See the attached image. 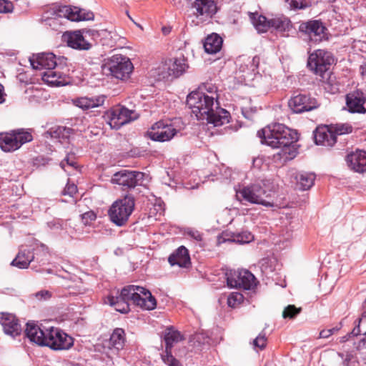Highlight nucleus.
Listing matches in <instances>:
<instances>
[{"mask_svg": "<svg viewBox=\"0 0 366 366\" xmlns=\"http://www.w3.org/2000/svg\"><path fill=\"white\" fill-rule=\"evenodd\" d=\"M257 136L262 144L279 149L272 158L277 165H283L297 154L295 142L298 140V134L284 124L277 123L262 129L257 132Z\"/></svg>", "mask_w": 366, "mask_h": 366, "instance_id": "1", "label": "nucleus"}, {"mask_svg": "<svg viewBox=\"0 0 366 366\" xmlns=\"http://www.w3.org/2000/svg\"><path fill=\"white\" fill-rule=\"evenodd\" d=\"M187 104L198 119L207 120L215 127L229 122V112L219 107L215 97H210L202 91L191 92L187 97Z\"/></svg>", "mask_w": 366, "mask_h": 366, "instance_id": "2", "label": "nucleus"}, {"mask_svg": "<svg viewBox=\"0 0 366 366\" xmlns=\"http://www.w3.org/2000/svg\"><path fill=\"white\" fill-rule=\"evenodd\" d=\"M25 334L29 340L40 346H47L54 350H68L73 345V339L59 328L39 326L28 322Z\"/></svg>", "mask_w": 366, "mask_h": 366, "instance_id": "3", "label": "nucleus"}, {"mask_svg": "<svg viewBox=\"0 0 366 366\" xmlns=\"http://www.w3.org/2000/svg\"><path fill=\"white\" fill-rule=\"evenodd\" d=\"M122 300L129 305L139 306L142 309L152 310L157 307V301L152 293L143 287L129 285L124 287L120 293Z\"/></svg>", "mask_w": 366, "mask_h": 366, "instance_id": "4", "label": "nucleus"}, {"mask_svg": "<svg viewBox=\"0 0 366 366\" xmlns=\"http://www.w3.org/2000/svg\"><path fill=\"white\" fill-rule=\"evenodd\" d=\"M134 205V197L131 194L115 201L109 210L111 221L119 227L124 226L132 214Z\"/></svg>", "mask_w": 366, "mask_h": 366, "instance_id": "5", "label": "nucleus"}, {"mask_svg": "<svg viewBox=\"0 0 366 366\" xmlns=\"http://www.w3.org/2000/svg\"><path fill=\"white\" fill-rule=\"evenodd\" d=\"M32 139L33 136L30 129H14L9 133L0 134V148L6 152H14Z\"/></svg>", "mask_w": 366, "mask_h": 366, "instance_id": "6", "label": "nucleus"}, {"mask_svg": "<svg viewBox=\"0 0 366 366\" xmlns=\"http://www.w3.org/2000/svg\"><path fill=\"white\" fill-rule=\"evenodd\" d=\"M270 197V191L263 188L259 184H254L243 187L237 192V197L239 200H245L252 204L272 207L273 202L266 199Z\"/></svg>", "mask_w": 366, "mask_h": 366, "instance_id": "7", "label": "nucleus"}, {"mask_svg": "<svg viewBox=\"0 0 366 366\" xmlns=\"http://www.w3.org/2000/svg\"><path fill=\"white\" fill-rule=\"evenodd\" d=\"M333 62L334 58L330 52L324 49H317L310 55L307 66L316 75H319L322 79H325L327 72Z\"/></svg>", "mask_w": 366, "mask_h": 366, "instance_id": "8", "label": "nucleus"}, {"mask_svg": "<svg viewBox=\"0 0 366 366\" xmlns=\"http://www.w3.org/2000/svg\"><path fill=\"white\" fill-rule=\"evenodd\" d=\"M165 351L162 354V361L168 366H182V364L172 354L174 345L184 340L182 334L174 327H167L163 332Z\"/></svg>", "mask_w": 366, "mask_h": 366, "instance_id": "9", "label": "nucleus"}, {"mask_svg": "<svg viewBox=\"0 0 366 366\" xmlns=\"http://www.w3.org/2000/svg\"><path fill=\"white\" fill-rule=\"evenodd\" d=\"M227 283L229 287L251 290L256 285L253 274L247 269L230 270L226 273Z\"/></svg>", "mask_w": 366, "mask_h": 366, "instance_id": "10", "label": "nucleus"}, {"mask_svg": "<svg viewBox=\"0 0 366 366\" xmlns=\"http://www.w3.org/2000/svg\"><path fill=\"white\" fill-rule=\"evenodd\" d=\"M178 132L174 124L161 120L152 126L147 135L153 141L164 142L171 140Z\"/></svg>", "mask_w": 366, "mask_h": 366, "instance_id": "11", "label": "nucleus"}, {"mask_svg": "<svg viewBox=\"0 0 366 366\" xmlns=\"http://www.w3.org/2000/svg\"><path fill=\"white\" fill-rule=\"evenodd\" d=\"M110 74L119 79L129 76L133 70V64L129 58L122 55H114L107 64Z\"/></svg>", "mask_w": 366, "mask_h": 366, "instance_id": "12", "label": "nucleus"}, {"mask_svg": "<svg viewBox=\"0 0 366 366\" xmlns=\"http://www.w3.org/2000/svg\"><path fill=\"white\" fill-rule=\"evenodd\" d=\"M144 173L138 171L122 169L114 173L111 179L112 184L122 186L124 189H132L143 182Z\"/></svg>", "mask_w": 366, "mask_h": 366, "instance_id": "13", "label": "nucleus"}, {"mask_svg": "<svg viewBox=\"0 0 366 366\" xmlns=\"http://www.w3.org/2000/svg\"><path fill=\"white\" fill-rule=\"evenodd\" d=\"M139 114L134 110L123 106L113 108L109 115V124L112 129H119L122 126L138 119Z\"/></svg>", "mask_w": 366, "mask_h": 366, "instance_id": "14", "label": "nucleus"}, {"mask_svg": "<svg viewBox=\"0 0 366 366\" xmlns=\"http://www.w3.org/2000/svg\"><path fill=\"white\" fill-rule=\"evenodd\" d=\"M191 9L193 15L201 21L211 19L217 11L215 0H192Z\"/></svg>", "mask_w": 366, "mask_h": 366, "instance_id": "15", "label": "nucleus"}, {"mask_svg": "<svg viewBox=\"0 0 366 366\" xmlns=\"http://www.w3.org/2000/svg\"><path fill=\"white\" fill-rule=\"evenodd\" d=\"M55 14L58 17L66 18L72 21H89L94 19V17L90 11L70 6H55Z\"/></svg>", "mask_w": 366, "mask_h": 366, "instance_id": "16", "label": "nucleus"}, {"mask_svg": "<svg viewBox=\"0 0 366 366\" xmlns=\"http://www.w3.org/2000/svg\"><path fill=\"white\" fill-rule=\"evenodd\" d=\"M288 106L294 113L298 114L313 110L318 107V104L310 94H298L291 97Z\"/></svg>", "mask_w": 366, "mask_h": 366, "instance_id": "17", "label": "nucleus"}, {"mask_svg": "<svg viewBox=\"0 0 366 366\" xmlns=\"http://www.w3.org/2000/svg\"><path fill=\"white\" fill-rule=\"evenodd\" d=\"M299 31L308 35L310 41L319 42L325 39L327 29L320 20H310L301 23Z\"/></svg>", "mask_w": 366, "mask_h": 366, "instance_id": "18", "label": "nucleus"}, {"mask_svg": "<svg viewBox=\"0 0 366 366\" xmlns=\"http://www.w3.org/2000/svg\"><path fill=\"white\" fill-rule=\"evenodd\" d=\"M365 102L366 96L360 90L354 91L346 96V104L348 111L351 113L365 114L366 112L364 107Z\"/></svg>", "mask_w": 366, "mask_h": 366, "instance_id": "19", "label": "nucleus"}, {"mask_svg": "<svg viewBox=\"0 0 366 366\" xmlns=\"http://www.w3.org/2000/svg\"><path fill=\"white\" fill-rule=\"evenodd\" d=\"M316 144L331 147L337 142L335 134H333L330 126L317 127L314 132Z\"/></svg>", "mask_w": 366, "mask_h": 366, "instance_id": "20", "label": "nucleus"}, {"mask_svg": "<svg viewBox=\"0 0 366 366\" xmlns=\"http://www.w3.org/2000/svg\"><path fill=\"white\" fill-rule=\"evenodd\" d=\"M1 324L5 334L15 337L21 334V328L16 317L9 313H2L0 317Z\"/></svg>", "mask_w": 366, "mask_h": 366, "instance_id": "21", "label": "nucleus"}, {"mask_svg": "<svg viewBox=\"0 0 366 366\" xmlns=\"http://www.w3.org/2000/svg\"><path fill=\"white\" fill-rule=\"evenodd\" d=\"M30 62L34 69L39 70H52L56 66V56L53 53L38 54L35 59H30Z\"/></svg>", "mask_w": 366, "mask_h": 366, "instance_id": "22", "label": "nucleus"}, {"mask_svg": "<svg viewBox=\"0 0 366 366\" xmlns=\"http://www.w3.org/2000/svg\"><path fill=\"white\" fill-rule=\"evenodd\" d=\"M348 167L359 173L366 172V151H356L346 157Z\"/></svg>", "mask_w": 366, "mask_h": 366, "instance_id": "23", "label": "nucleus"}, {"mask_svg": "<svg viewBox=\"0 0 366 366\" xmlns=\"http://www.w3.org/2000/svg\"><path fill=\"white\" fill-rule=\"evenodd\" d=\"M106 99L104 95H98L95 97H82L74 99L72 100L73 104L82 109L83 110H87L93 108L100 107L104 104Z\"/></svg>", "mask_w": 366, "mask_h": 366, "instance_id": "24", "label": "nucleus"}, {"mask_svg": "<svg viewBox=\"0 0 366 366\" xmlns=\"http://www.w3.org/2000/svg\"><path fill=\"white\" fill-rule=\"evenodd\" d=\"M189 66L187 59L183 55L179 57L171 59L168 64V74L174 78L182 75L188 69Z\"/></svg>", "mask_w": 366, "mask_h": 366, "instance_id": "25", "label": "nucleus"}, {"mask_svg": "<svg viewBox=\"0 0 366 366\" xmlns=\"http://www.w3.org/2000/svg\"><path fill=\"white\" fill-rule=\"evenodd\" d=\"M168 262L172 266L177 265L179 267H187L191 263L187 249L184 246L179 247L170 254Z\"/></svg>", "mask_w": 366, "mask_h": 366, "instance_id": "26", "label": "nucleus"}, {"mask_svg": "<svg viewBox=\"0 0 366 366\" xmlns=\"http://www.w3.org/2000/svg\"><path fill=\"white\" fill-rule=\"evenodd\" d=\"M124 343V330L122 328H116L111 335L109 340L105 342L104 347L118 352L123 349Z\"/></svg>", "mask_w": 366, "mask_h": 366, "instance_id": "27", "label": "nucleus"}, {"mask_svg": "<svg viewBox=\"0 0 366 366\" xmlns=\"http://www.w3.org/2000/svg\"><path fill=\"white\" fill-rule=\"evenodd\" d=\"M67 44L69 46L79 50H88L91 47V44L79 30L74 31L68 36Z\"/></svg>", "mask_w": 366, "mask_h": 366, "instance_id": "28", "label": "nucleus"}, {"mask_svg": "<svg viewBox=\"0 0 366 366\" xmlns=\"http://www.w3.org/2000/svg\"><path fill=\"white\" fill-rule=\"evenodd\" d=\"M34 254L29 249L20 250L11 262V265L19 269H26L34 260Z\"/></svg>", "mask_w": 366, "mask_h": 366, "instance_id": "29", "label": "nucleus"}, {"mask_svg": "<svg viewBox=\"0 0 366 366\" xmlns=\"http://www.w3.org/2000/svg\"><path fill=\"white\" fill-rule=\"evenodd\" d=\"M222 39L217 34L209 35L204 43V48L208 54H216L222 46Z\"/></svg>", "mask_w": 366, "mask_h": 366, "instance_id": "30", "label": "nucleus"}, {"mask_svg": "<svg viewBox=\"0 0 366 366\" xmlns=\"http://www.w3.org/2000/svg\"><path fill=\"white\" fill-rule=\"evenodd\" d=\"M292 27L290 20L284 15H276L269 19V29L272 28L277 31L285 32Z\"/></svg>", "mask_w": 366, "mask_h": 366, "instance_id": "31", "label": "nucleus"}, {"mask_svg": "<svg viewBox=\"0 0 366 366\" xmlns=\"http://www.w3.org/2000/svg\"><path fill=\"white\" fill-rule=\"evenodd\" d=\"M72 129L71 128H68L64 126H54L51 127L46 133L45 137L53 139H56L61 141V139H69L71 134L72 133Z\"/></svg>", "mask_w": 366, "mask_h": 366, "instance_id": "32", "label": "nucleus"}, {"mask_svg": "<svg viewBox=\"0 0 366 366\" xmlns=\"http://www.w3.org/2000/svg\"><path fill=\"white\" fill-rule=\"evenodd\" d=\"M296 179L300 189L307 190L314 184L315 174L314 173L301 172L297 174Z\"/></svg>", "mask_w": 366, "mask_h": 366, "instance_id": "33", "label": "nucleus"}, {"mask_svg": "<svg viewBox=\"0 0 366 366\" xmlns=\"http://www.w3.org/2000/svg\"><path fill=\"white\" fill-rule=\"evenodd\" d=\"M250 19L258 32H266L269 29V19L258 13H251Z\"/></svg>", "mask_w": 366, "mask_h": 366, "instance_id": "34", "label": "nucleus"}, {"mask_svg": "<svg viewBox=\"0 0 366 366\" xmlns=\"http://www.w3.org/2000/svg\"><path fill=\"white\" fill-rule=\"evenodd\" d=\"M122 296L118 295L117 296H109L108 300L110 305L114 307L115 310L121 313H127L130 309V305L128 301L122 300Z\"/></svg>", "mask_w": 366, "mask_h": 366, "instance_id": "35", "label": "nucleus"}, {"mask_svg": "<svg viewBox=\"0 0 366 366\" xmlns=\"http://www.w3.org/2000/svg\"><path fill=\"white\" fill-rule=\"evenodd\" d=\"M331 131L335 134V138L337 135L349 134L352 132V127L349 124H337L330 126Z\"/></svg>", "mask_w": 366, "mask_h": 366, "instance_id": "36", "label": "nucleus"}, {"mask_svg": "<svg viewBox=\"0 0 366 366\" xmlns=\"http://www.w3.org/2000/svg\"><path fill=\"white\" fill-rule=\"evenodd\" d=\"M233 241L240 244L249 243L251 242L254 237L248 231H243L233 234Z\"/></svg>", "mask_w": 366, "mask_h": 366, "instance_id": "37", "label": "nucleus"}, {"mask_svg": "<svg viewBox=\"0 0 366 366\" xmlns=\"http://www.w3.org/2000/svg\"><path fill=\"white\" fill-rule=\"evenodd\" d=\"M197 91H202L206 94H209L210 97H215V100L216 102H217V88L214 84L209 82L204 83L202 84V86L199 87V89Z\"/></svg>", "mask_w": 366, "mask_h": 366, "instance_id": "38", "label": "nucleus"}, {"mask_svg": "<svg viewBox=\"0 0 366 366\" xmlns=\"http://www.w3.org/2000/svg\"><path fill=\"white\" fill-rule=\"evenodd\" d=\"M244 300L243 295L239 292H232L227 298V305L231 307H236L240 305Z\"/></svg>", "mask_w": 366, "mask_h": 366, "instance_id": "39", "label": "nucleus"}, {"mask_svg": "<svg viewBox=\"0 0 366 366\" xmlns=\"http://www.w3.org/2000/svg\"><path fill=\"white\" fill-rule=\"evenodd\" d=\"M302 309L297 308L293 305H290L286 307L283 311L282 316L284 318H290L292 319L295 317L300 312Z\"/></svg>", "mask_w": 366, "mask_h": 366, "instance_id": "40", "label": "nucleus"}, {"mask_svg": "<svg viewBox=\"0 0 366 366\" xmlns=\"http://www.w3.org/2000/svg\"><path fill=\"white\" fill-rule=\"evenodd\" d=\"M337 355L342 360L343 366H355V361L353 360L354 357L351 353L337 352Z\"/></svg>", "mask_w": 366, "mask_h": 366, "instance_id": "41", "label": "nucleus"}, {"mask_svg": "<svg viewBox=\"0 0 366 366\" xmlns=\"http://www.w3.org/2000/svg\"><path fill=\"white\" fill-rule=\"evenodd\" d=\"M342 327V324L340 322L338 326L334 327L331 329L322 330L320 332L318 338H328L334 333L338 332Z\"/></svg>", "mask_w": 366, "mask_h": 366, "instance_id": "42", "label": "nucleus"}, {"mask_svg": "<svg viewBox=\"0 0 366 366\" xmlns=\"http://www.w3.org/2000/svg\"><path fill=\"white\" fill-rule=\"evenodd\" d=\"M14 6L11 1L0 0V13L7 14L13 11Z\"/></svg>", "mask_w": 366, "mask_h": 366, "instance_id": "43", "label": "nucleus"}, {"mask_svg": "<svg viewBox=\"0 0 366 366\" xmlns=\"http://www.w3.org/2000/svg\"><path fill=\"white\" fill-rule=\"evenodd\" d=\"M84 224L89 225L96 219V214L93 211L86 212L81 215Z\"/></svg>", "mask_w": 366, "mask_h": 366, "instance_id": "44", "label": "nucleus"}, {"mask_svg": "<svg viewBox=\"0 0 366 366\" xmlns=\"http://www.w3.org/2000/svg\"><path fill=\"white\" fill-rule=\"evenodd\" d=\"M267 338L264 334H259L253 341V345L255 347H259L262 350L265 347Z\"/></svg>", "mask_w": 366, "mask_h": 366, "instance_id": "45", "label": "nucleus"}, {"mask_svg": "<svg viewBox=\"0 0 366 366\" xmlns=\"http://www.w3.org/2000/svg\"><path fill=\"white\" fill-rule=\"evenodd\" d=\"M287 2L290 5L293 9H305L307 6V2L305 0H286Z\"/></svg>", "mask_w": 366, "mask_h": 366, "instance_id": "46", "label": "nucleus"}, {"mask_svg": "<svg viewBox=\"0 0 366 366\" xmlns=\"http://www.w3.org/2000/svg\"><path fill=\"white\" fill-rule=\"evenodd\" d=\"M51 229H65V223L62 219H54L48 223Z\"/></svg>", "mask_w": 366, "mask_h": 366, "instance_id": "47", "label": "nucleus"}, {"mask_svg": "<svg viewBox=\"0 0 366 366\" xmlns=\"http://www.w3.org/2000/svg\"><path fill=\"white\" fill-rule=\"evenodd\" d=\"M34 296L38 300H49L51 296H52V293L49 291V290H41V291H39L37 292H36L35 294H34Z\"/></svg>", "mask_w": 366, "mask_h": 366, "instance_id": "48", "label": "nucleus"}, {"mask_svg": "<svg viewBox=\"0 0 366 366\" xmlns=\"http://www.w3.org/2000/svg\"><path fill=\"white\" fill-rule=\"evenodd\" d=\"M76 192L77 187L76 186V184L74 183L70 184L69 182H68L64 189L63 190L62 194L64 195H69V197H73L74 194L76 193Z\"/></svg>", "mask_w": 366, "mask_h": 366, "instance_id": "49", "label": "nucleus"}, {"mask_svg": "<svg viewBox=\"0 0 366 366\" xmlns=\"http://www.w3.org/2000/svg\"><path fill=\"white\" fill-rule=\"evenodd\" d=\"M76 164L75 160L71 158L69 156H66L60 163L61 168L65 169L66 165L74 167Z\"/></svg>", "mask_w": 366, "mask_h": 366, "instance_id": "50", "label": "nucleus"}, {"mask_svg": "<svg viewBox=\"0 0 366 366\" xmlns=\"http://www.w3.org/2000/svg\"><path fill=\"white\" fill-rule=\"evenodd\" d=\"M80 31L82 32V34L84 36H85V38H87V37H95V36H99V34H98V31H96V30H94V29H83L81 30H79Z\"/></svg>", "mask_w": 366, "mask_h": 366, "instance_id": "51", "label": "nucleus"}, {"mask_svg": "<svg viewBox=\"0 0 366 366\" xmlns=\"http://www.w3.org/2000/svg\"><path fill=\"white\" fill-rule=\"evenodd\" d=\"M187 234L191 237L192 238H193L194 239L198 241V242H200L202 240V234L197 231V230H194V229H188V231L187 232Z\"/></svg>", "mask_w": 366, "mask_h": 366, "instance_id": "52", "label": "nucleus"}, {"mask_svg": "<svg viewBox=\"0 0 366 366\" xmlns=\"http://www.w3.org/2000/svg\"><path fill=\"white\" fill-rule=\"evenodd\" d=\"M4 86L0 84V104L4 102Z\"/></svg>", "mask_w": 366, "mask_h": 366, "instance_id": "53", "label": "nucleus"}, {"mask_svg": "<svg viewBox=\"0 0 366 366\" xmlns=\"http://www.w3.org/2000/svg\"><path fill=\"white\" fill-rule=\"evenodd\" d=\"M360 326L359 325L355 327L352 331L350 333V335H353V336H357L358 335H360Z\"/></svg>", "mask_w": 366, "mask_h": 366, "instance_id": "54", "label": "nucleus"}, {"mask_svg": "<svg viewBox=\"0 0 366 366\" xmlns=\"http://www.w3.org/2000/svg\"><path fill=\"white\" fill-rule=\"evenodd\" d=\"M350 337V333L345 336L342 337L340 339V342H345L347 341Z\"/></svg>", "mask_w": 366, "mask_h": 366, "instance_id": "55", "label": "nucleus"}, {"mask_svg": "<svg viewBox=\"0 0 366 366\" xmlns=\"http://www.w3.org/2000/svg\"><path fill=\"white\" fill-rule=\"evenodd\" d=\"M54 71H49V74H48V76H54Z\"/></svg>", "mask_w": 366, "mask_h": 366, "instance_id": "56", "label": "nucleus"}, {"mask_svg": "<svg viewBox=\"0 0 366 366\" xmlns=\"http://www.w3.org/2000/svg\"><path fill=\"white\" fill-rule=\"evenodd\" d=\"M201 335H197L195 339L198 341L200 339Z\"/></svg>", "mask_w": 366, "mask_h": 366, "instance_id": "57", "label": "nucleus"}]
</instances>
